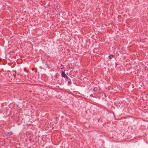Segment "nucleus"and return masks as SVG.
I'll return each mask as SVG.
<instances>
[{"label": "nucleus", "instance_id": "f257e3e1", "mask_svg": "<svg viewBox=\"0 0 148 148\" xmlns=\"http://www.w3.org/2000/svg\"><path fill=\"white\" fill-rule=\"evenodd\" d=\"M62 77H66V75L65 74L64 72H62Z\"/></svg>", "mask_w": 148, "mask_h": 148}, {"label": "nucleus", "instance_id": "f03ea898", "mask_svg": "<svg viewBox=\"0 0 148 148\" xmlns=\"http://www.w3.org/2000/svg\"><path fill=\"white\" fill-rule=\"evenodd\" d=\"M113 57L114 56L112 55H110L109 56V58L110 59H111L112 58H113Z\"/></svg>", "mask_w": 148, "mask_h": 148}, {"label": "nucleus", "instance_id": "7ed1b4c3", "mask_svg": "<svg viewBox=\"0 0 148 148\" xmlns=\"http://www.w3.org/2000/svg\"><path fill=\"white\" fill-rule=\"evenodd\" d=\"M15 75H14V76L15 77Z\"/></svg>", "mask_w": 148, "mask_h": 148}]
</instances>
